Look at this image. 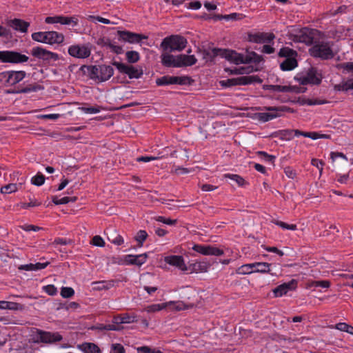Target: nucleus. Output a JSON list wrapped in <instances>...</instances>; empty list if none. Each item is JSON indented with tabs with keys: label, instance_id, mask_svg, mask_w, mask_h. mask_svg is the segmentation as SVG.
Instances as JSON below:
<instances>
[{
	"label": "nucleus",
	"instance_id": "nucleus-1",
	"mask_svg": "<svg viewBox=\"0 0 353 353\" xmlns=\"http://www.w3.org/2000/svg\"><path fill=\"white\" fill-rule=\"evenodd\" d=\"M80 70L84 74H88L90 79L97 83L106 81L114 74L113 68L104 64L94 65H83L80 68Z\"/></svg>",
	"mask_w": 353,
	"mask_h": 353
},
{
	"label": "nucleus",
	"instance_id": "nucleus-2",
	"mask_svg": "<svg viewBox=\"0 0 353 353\" xmlns=\"http://www.w3.org/2000/svg\"><path fill=\"white\" fill-rule=\"evenodd\" d=\"M187 40L180 35H171L163 39L161 43V48L164 50L182 51L187 45Z\"/></svg>",
	"mask_w": 353,
	"mask_h": 353
},
{
	"label": "nucleus",
	"instance_id": "nucleus-3",
	"mask_svg": "<svg viewBox=\"0 0 353 353\" xmlns=\"http://www.w3.org/2000/svg\"><path fill=\"white\" fill-rule=\"evenodd\" d=\"M263 80L257 75L242 76L237 78L228 79L219 81L223 88H230L238 85H249L252 83H261Z\"/></svg>",
	"mask_w": 353,
	"mask_h": 353
},
{
	"label": "nucleus",
	"instance_id": "nucleus-4",
	"mask_svg": "<svg viewBox=\"0 0 353 353\" xmlns=\"http://www.w3.org/2000/svg\"><path fill=\"white\" fill-rule=\"evenodd\" d=\"M310 54L314 57L322 59H330L333 58L334 53L328 43L319 42L315 43L310 50Z\"/></svg>",
	"mask_w": 353,
	"mask_h": 353
},
{
	"label": "nucleus",
	"instance_id": "nucleus-5",
	"mask_svg": "<svg viewBox=\"0 0 353 353\" xmlns=\"http://www.w3.org/2000/svg\"><path fill=\"white\" fill-rule=\"evenodd\" d=\"M29 57L17 51H0V62L5 63H23L27 62Z\"/></svg>",
	"mask_w": 353,
	"mask_h": 353
},
{
	"label": "nucleus",
	"instance_id": "nucleus-6",
	"mask_svg": "<svg viewBox=\"0 0 353 353\" xmlns=\"http://www.w3.org/2000/svg\"><path fill=\"white\" fill-rule=\"evenodd\" d=\"M316 31L315 30L303 28L292 34V39L295 42L304 43L307 45L313 43Z\"/></svg>",
	"mask_w": 353,
	"mask_h": 353
},
{
	"label": "nucleus",
	"instance_id": "nucleus-7",
	"mask_svg": "<svg viewBox=\"0 0 353 353\" xmlns=\"http://www.w3.org/2000/svg\"><path fill=\"white\" fill-rule=\"evenodd\" d=\"M192 80L187 76L174 77V76H163L156 80L158 85H166L172 84L178 85H190Z\"/></svg>",
	"mask_w": 353,
	"mask_h": 353
},
{
	"label": "nucleus",
	"instance_id": "nucleus-8",
	"mask_svg": "<svg viewBox=\"0 0 353 353\" xmlns=\"http://www.w3.org/2000/svg\"><path fill=\"white\" fill-rule=\"evenodd\" d=\"M265 109L268 111H272L275 112V113H270V112H261L257 114V119L262 121V122H266L270 120H272L274 118L281 117V114L279 112H291L293 111L291 110V109L287 106H279V107H267Z\"/></svg>",
	"mask_w": 353,
	"mask_h": 353
},
{
	"label": "nucleus",
	"instance_id": "nucleus-9",
	"mask_svg": "<svg viewBox=\"0 0 353 353\" xmlns=\"http://www.w3.org/2000/svg\"><path fill=\"white\" fill-rule=\"evenodd\" d=\"M68 54L75 58L85 59L91 54V45H72L68 48Z\"/></svg>",
	"mask_w": 353,
	"mask_h": 353
},
{
	"label": "nucleus",
	"instance_id": "nucleus-10",
	"mask_svg": "<svg viewBox=\"0 0 353 353\" xmlns=\"http://www.w3.org/2000/svg\"><path fill=\"white\" fill-rule=\"evenodd\" d=\"M26 76L25 71H6L0 73V80L5 79L6 82L14 85L22 81Z\"/></svg>",
	"mask_w": 353,
	"mask_h": 353
},
{
	"label": "nucleus",
	"instance_id": "nucleus-11",
	"mask_svg": "<svg viewBox=\"0 0 353 353\" xmlns=\"http://www.w3.org/2000/svg\"><path fill=\"white\" fill-rule=\"evenodd\" d=\"M117 35L120 41L130 43H139L143 39H148V37L144 34L132 32L127 30H118Z\"/></svg>",
	"mask_w": 353,
	"mask_h": 353
},
{
	"label": "nucleus",
	"instance_id": "nucleus-12",
	"mask_svg": "<svg viewBox=\"0 0 353 353\" xmlns=\"http://www.w3.org/2000/svg\"><path fill=\"white\" fill-rule=\"evenodd\" d=\"M112 64L120 72L128 74L130 79H139L143 74V70L141 69L139 70L132 65H128L116 61Z\"/></svg>",
	"mask_w": 353,
	"mask_h": 353
},
{
	"label": "nucleus",
	"instance_id": "nucleus-13",
	"mask_svg": "<svg viewBox=\"0 0 353 353\" xmlns=\"http://www.w3.org/2000/svg\"><path fill=\"white\" fill-rule=\"evenodd\" d=\"M62 339V336L59 332H50L38 330L36 342L52 343L61 341Z\"/></svg>",
	"mask_w": 353,
	"mask_h": 353
},
{
	"label": "nucleus",
	"instance_id": "nucleus-14",
	"mask_svg": "<svg viewBox=\"0 0 353 353\" xmlns=\"http://www.w3.org/2000/svg\"><path fill=\"white\" fill-rule=\"evenodd\" d=\"M31 54L33 57L44 61H57L59 59V55L57 53L48 51L41 47L33 48Z\"/></svg>",
	"mask_w": 353,
	"mask_h": 353
},
{
	"label": "nucleus",
	"instance_id": "nucleus-15",
	"mask_svg": "<svg viewBox=\"0 0 353 353\" xmlns=\"http://www.w3.org/2000/svg\"><path fill=\"white\" fill-rule=\"evenodd\" d=\"M192 250L203 255L221 256L223 254V250L212 246L196 244L192 247Z\"/></svg>",
	"mask_w": 353,
	"mask_h": 353
},
{
	"label": "nucleus",
	"instance_id": "nucleus-16",
	"mask_svg": "<svg viewBox=\"0 0 353 353\" xmlns=\"http://www.w3.org/2000/svg\"><path fill=\"white\" fill-rule=\"evenodd\" d=\"M221 57L236 65L245 63V55L238 53L234 50L222 49Z\"/></svg>",
	"mask_w": 353,
	"mask_h": 353
},
{
	"label": "nucleus",
	"instance_id": "nucleus-17",
	"mask_svg": "<svg viewBox=\"0 0 353 353\" xmlns=\"http://www.w3.org/2000/svg\"><path fill=\"white\" fill-rule=\"evenodd\" d=\"M248 37L249 41L256 43H268L275 38L273 33L265 32L249 33Z\"/></svg>",
	"mask_w": 353,
	"mask_h": 353
},
{
	"label": "nucleus",
	"instance_id": "nucleus-18",
	"mask_svg": "<svg viewBox=\"0 0 353 353\" xmlns=\"http://www.w3.org/2000/svg\"><path fill=\"white\" fill-rule=\"evenodd\" d=\"M296 285L297 281L295 279H292L288 283H284L277 286L273 290V292L276 297L281 296L286 294L288 291L294 290Z\"/></svg>",
	"mask_w": 353,
	"mask_h": 353
},
{
	"label": "nucleus",
	"instance_id": "nucleus-19",
	"mask_svg": "<svg viewBox=\"0 0 353 353\" xmlns=\"http://www.w3.org/2000/svg\"><path fill=\"white\" fill-rule=\"evenodd\" d=\"M7 25L16 31L26 33L28 32V28L30 26V23L24 20L15 18L8 20L7 21Z\"/></svg>",
	"mask_w": 353,
	"mask_h": 353
},
{
	"label": "nucleus",
	"instance_id": "nucleus-20",
	"mask_svg": "<svg viewBox=\"0 0 353 353\" xmlns=\"http://www.w3.org/2000/svg\"><path fill=\"white\" fill-rule=\"evenodd\" d=\"M164 261L166 263L175 266L183 271L187 270V267L185 264L184 259L182 256H168L165 257Z\"/></svg>",
	"mask_w": 353,
	"mask_h": 353
},
{
	"label": "nucleus",
	"instance_id": "nucleus-21",
	"mask_svg": "<svg viewBox=\"0 0 353 353\" xmlns=\"http://www.w3.org/2000/svg\"><path fill=\"white\" fill-rule=\"evenodd\" d=\"M197 59L194 55L179 54L176 56L177 68L191 66L194 65Z\"/></svg>",
	"mask_w": 353,
	"mask_h": 353
},
{
	"label": "nucleus",
	"instance_id": "nucleus-22",
	"mask_svg": "<svg viewBox=\"0 0 353 353\" xmlns=\"http://www.w3.org/2000/svg\"><path fill=\"white\" fill-rule=\"evenodd\" d=\"M263 89L279 92H299V88L295 86H287L279 85H265Z\"/></svg>",
	"mask_w": 353,
	"mask_h": 353
},
{
	"label": "nucleus",
	"instance_id": "nucleus-23",
	"mask_svg": "<svg viewBox=\"0 0 353 353\" xmlns=\"http://www.w3.org/2000/svg\"><path fill=\"white\" fill-rule=\"evenodd\" d=\"M147 258L148 254L146 253L139 255L129 254L125 256V262L128 264L141 266V265L145 263Z\"/></svg>",
	"mask_w": 353,
	"mask_h": 353
},
{
	"label": "nucleus",
	"instance_id": "nucleus-24",
	"mask_svg": "<svg viewBox=\"0 0 353 353\" xmlns=\"http://www.w3.org/2000/svg\"><path fill=\"white\" fill-rule=\"evenodd\" d=\"M64 41V35L62 33H59L56 31H48L47 32V43L60 44Z\"/></svg>",
	"mask_w": 353,
	"mask_h": 353
},
{
	"label": "nucleus",
	"instance_id": "nucleus-25",
	"mask_svg": "<svg viewBox=\"0 0 353 353\" xmlns=\"http://www.w3.org/2000/svg\"><path fill=\"white\" fill-rule=\"evenodd\" d=\"M161 63L164 66L177 68L176 56L174 57L172 54L165 53L161 54Z\"/></svg>",
	"mask_w": 353,
	"mask_h": 353
},
{
	"label": "nucleus",
	"instance_id": "nucleus-26",
	"mask_svg": "<svg viewBox=\"0 0 353 353\" xmlns=\"http://www.w3.org/2000/svg\"><path fill=\"white\" fill-rule=\"evenodd\" d=\"M295 135L296 136L301 135V136H303L305 137L311 138L312 139H314V140H316V139H327V138L330 137V135L319 134V133L316 132H302V131H301L299 130H296L295 131Z\"/></svg>",
	"mask_w": 353,
	"mask_h": 353
},
{
	"label": "nucleus",
	"instance_id": "nucleus-27",
	"mask_svg": "<svg viewBox=\"0 0 353 353\" xmlns=\"http://www.w3.org/2000/svg\"><path fill=\"white\" fill-rule=\"evenodd\" d=\"M79 348L84 353H101L100 348L92 343H83L79 345Z\"/></svg>",
	"mask_w": 353,
	"mask_h": 353
},
{
	"label": "nucleus",
	"instance_id": "nucleus-28",
	"mask_svg": "<svg viewBox=\"0 0 353 353\" xmlns=\"http://www.w3.org/2000/svg\"><path fill=\"white\" fill-rule=\"evenodd\" d=\"M296 66H297V61L294 58H287L280 65L281 69L283 71L292 70L294 68H295Z\"/></svg>",
	"mask_w": 353,
	"mask_h": 353
},
{
	"label": "nucleus",
	"instance_id": "nucleus-29",
	"mask_svg": "<svg viewBox=\"0 0 353 353\" xmlns=\"http://www.w3.org/2000/svg\"><path fill=\"white\" fill-rule=\"evenodd\" d=\"M271 263L266 262H256L254 263V273H270Z\"/></svg>",
	"mask_w": 353,
	"mask_h": 353
},
{
	"label": "nucleus",
	"instance_id": "nucleus-30",
	"mask_svg": "<svg viewBox=\"0 0 353 353\" xmlns=\"http://www.w3.org/2000/svg\"><path fill=\"white\" fill-rule=\"evenodd\" d=\"M1 310H18L22 309V305L18 303L0 301Z\"/></svg>",
	"mask_w": 353,
	"mask_h": 353
},
{
	"label": "nucleus",
	"instance_id": "nucleus-31",
	"mask_svg": "<svg viewBox=\"0 0 353 353\" xmlns=\"http://www.w3.org/2000/svg\"><path fill=\"white\" fill-rule=\"evenodd\" d=\"M222 49L221 48H212L208 50L203 51L204 59L208 61H212V59L216 57H221Z\"/></svg>",
	"mask_w": 353,
	"mask_h": 353
},
{
	"label": "nucleus",
	"instance_id": "nucleus-32",
	"mask_svg": "<svg viewBox=\"0 0 353 353\" xmlns=\"http://www.w3.org/2000/svg\"><path fill=\"white\" fill-rule=\"evenodd\" d=\"M236 273L238 274H250L254 273V263L241 265L236 270Z\"/></svg>",
	"mask_w": 353,
	"mask_h": 353
},
{
	"label": "nucleus",
	"instance_id": "nucleus-33",
	"mask_svg": "<svg viewBox=\"0 0 353 353\" xmlns=\"http://www.w3.org/2000/svg\"><path fill=\"white\" fill-rule=\"evenodd\" d=\"M210 265V263L207 261H199L192 265V269L196 272H206Z\"/></svg>",
	"mask_w": 353,
	"mask_h": 353
},
{
	"label": "nucleus",
	"instance_id": "nucleus-34",
	"mask_svg": "<svg viewBox=\"0 0 353 353\" xmlns=\"http://www.w3.org/2000/svg\"><path fill=\"white\" fill-rule=\"evenodd\" d=\"M310 84L319 85L321 82V79L319 77L316 70L311 68L306 74Z\"/></svg>",
	"mask_w": 353,
	"mask_h": 353
},
{
	"label": "nucleus",
	"instance_id": "nucleus-35",
	"mask_svg": "<svg viewBox=\"0 0 353 353\" xmlns=\"http://www.w3.org/2000/svg\"><path fill=\"white\" fill-rule=\"evenodd\" d=\"M225 70L226 72H229L232 74H249L254 71V68L252 66L248 67H241L239 68H235L234 70H230L228 68H225Z\"/></svg>",
	"mask_w": 353,
	"mask_h": 353
},
{
	"label": "nucleus",
	"instance_id": "nucleus-36",
	"mask_svg": "<svg viewBox=\"0 0 353 353\" xmlns=\"http://www.w3.org/2000/svg\"><path fill=\"white\" fill-rule=\"evenodd\" d=\"M113 281H96L92 283L93 288L97 290H108L113 286Z\"/></svg>",
	"mask_w": 353,
	"mask_h": 353
},
{
	"label": "nucleus",
	"instance_id": "nucleus-37",
	"mask_svg": "<svg viewBox=\"0 0 353 353\" xmlns=\"http://www.w3.org/2000/svg\"><path fill=\"white\" fill-rule=\"evenodd\" d=\"M263 60L261 56L257 54L254 52H252L245 55V63H259Z\"/></svg>",
	"mask_w": 353,
	"mask_h": 353
},
{
	"label": "nucleus",
	"instance_id": "nucleus-38",
	"mask_svg": "<svg viewBox=\"0 0 353 353\" xmlns=\"http://www.w3.org/2000/svg\"><path fill=\"white\" fill-rule=\"evenodd\" d=\"M166 303H167V305H173V309H174L176 311L186 310L188 308H192L194 306L193 304L187 305L182 301H176V302L170 301V302Z\"/></svg>",
	"mask_w": 353,
	"mask_h": 353
},
{
	"label": "nucleus",
	"instance_id": "nucleus-39",
	"mask_svg": "<svg viewBox=\"0 0 353 353\" xmlns=\"http://www.w3.org/2000/svg\"><path fill=\"white\" fill-rule=\"evenodd\" d=\"M79 23V19L77 16L65 17L62 16L61 24L62 25H72L73 27L77 26Z\"/></svg>",
	"mask_w": 353,
	"mask_h": 353
},
{
	"label": "nucleus",
	"instance_id": "nucleus-40",
	"mask_svg": "<svg viewBox=\"0 0 353 353\" xmlns=\"http://www.w3.org/2000/svg\"><path fill=\"white\" fill-rule=\"evenodd\" d=\"M108 240L112 243H114V245H121L124 243L123 238L120 234H117L116 231L112 232L110 234V236H108Z\"/></svg>",
	"mask_w": 353,
	"mask_h": 353
},
{
	"label": "nucleus",
	"instance_id": "nucleus-41",
	"mask_svg": "<svg viewBox=\"0 0 353 353\" xmlns=\"http://www.w3.org/2000/svg\"><path fill=\"white\" fill-rule=\"evenodd\" d=\"M32 39L37 42L47 43V32H37L32 34Z\"/></svg>",
	"mask_w": 353,
	"mask_h": 353
},
{
	"label": "nucleus",
	"instance_id": "nucleus-42",
	"mask_svg": "<svg viewBox=\"0 0 353 353\" xmlns=\"http://www.w3.org/2000/svg\"><path fill=\"white\" fill-rule=\"evenodd\" d=\"M43 89V87L39 84L29 85L22 88L21 90L17 91V93H28L30 92H36V91L41 90Z\"/></svg>",
	"mask_w": 353,
	"mask_h": 353
},
{
	"label": "nucleus",
	"instance_id": "nucleus-43",
	"mask_svg": "<svg viewBox=\"0 0 353 353\" xmlns=\"http://www.w3.org/2000/svg\"><path fill=\"white\" fill-rule=\"evenodd\" d=\"M296 52L288 47L282 48L279 52V56L281 57L292 58L296 54Z\"/></svg>",
	"mask_w": 353,
	"mask_h": 353
},
{
	"label": "nucleus",
	"instance_id": "nucleus-44",
	"mask_svg": "<svg viewBox=\"0 0 353 353\" xmlns=\"http://www.w3.org/2000/svg\"><path fill=\"white\" fill-rule=\"evenodd\" d=\"M335 327L340 331L346 332L353 335V326L345 323H339L336 325Z\"/></svg>",
	"mask_w": 353,
	"mask_h": 353
},
{
	"label": "nucleus",
	"instance_id": "nucleus-45",
	"mask_svg": "<svg viewBox=\"0 0 353 353\" xmlns=\"http://www.w3.org/2000/svg\"><path fill=\"white\" fill-rule=\"evenodd\" d=\"M126 59L129 63H136L139 60V54L137 51H128L125 54Z\"/></svg>",
	"mask_w": 353,
	"mask_h": 353
},
{
	"label": "nucleus",
	"instance_id": "nucleus-46",
	"mask_svg": "<svg viewBox=\"0 0 353 353\" xmlns=\"http://www.w3.org/2000/svg\"><path fill=\"white\" fill-rule=\"evenodd\" d=\"M224 177L234 181L239 186H243L245 184L244 179L238 174H224Z\"/></svg>",
	"mask_w": 353,
	"mask_h": 353
},
{
	"label": "nucleus",
	"instance_id": "nucleus-47",
	"mask_svg": "<svg viewBox=\"0 0 353 353\" xmlns=\"http://www.w3.org/2000/svg\"><path fill=\"white\" fill-rule=\"evenodd\" d=\"M275 225L282 228L283 229L290 230H296L297 229V226L295 224H288L287 223L283 222L281 221L274 220L272 221Z\"/></svg>",
	"mask_w": 353,
	"mask_h": 353
},
{
	"label": "nucleus",
	"instance_id": "nucleus-48",
	"mask_svg": "<svg viewBox=\"0 0 353 353\" xmlns=\"http://www.w3.org/2000/svg\"><path fill=\"white\" fill-rule=\"evenodd\" d=\"M296 130H283L279 132L281 138L285 140H291L294 135H295V131Z\"/></svg>",
	"mask_w": 353,
	"mask_h": 353
},
{
	"label": "nucleus",
	"instance_id": "nucleus-49",
	"mask_svg": "<svg viewBox=\"0 0 353 353\" xmlns=\"http://www.w3.org/2000/svg\"><path fill=\"white\" fill-rule=\"evenodd\" d=\"M148 234L145 230H139L135 236V240L139 243V245L141 247L143 242L146 240Z\"/></svg>",
	"mask_w": 353,
	"mask_h": 353
},
{
	"label": "nucleus",
	"instance_id": "nucleus-50",
	"mask_svg": "<svg viewBox=\"0 0 353 353\" xmlns=\"http://www.w3.org/2000/svg\"><path fill=\"white\" fill-rule=\"evenodd\" d=\"M45 179L46 178L43 174L38 173L31 179V183L34 185L40 186L44 183Z\"/></svg>",
	"mask_w": 353,
	"mask_h": 353
},
{
	"label": "nucleus",
	"instance_id": "nucleus-51",
	"mask_svg": "<svg viewBox=\"0 0 353 353\" xmlns=\"http://www.w3.org/2000/svg\"><path fill=\"white\" fill-rule=\"evenodd\" d=\"M167 307V303H163V304H152L150 305H148L145 307V310L148 312H155L157 311H160L162 309H164Z\"/></svg>",
	"mask_w": 353,
	"mask_h": 353
},
{
	"label": "nucleus",
	"instance_id": "nucleus-52",
	"mask_svg": "<svg viewBox=\"0 0 353 353\" xmlns=\"http://www.w3.org/2000/svg\"><path fill=\"white\" fill-rule=\"evenodd\" d=\"M74 294V290L70 287H62L61 295L63 298H70Z\"/></svg>",
	"mask_w": 353,
	"mask_h": 353
},
{
	"label": "nucleus",
	"instance_id": "nucleus-53",
	"mask_svg": "<svg viewBox=\"0 0 353 353\" xmlns=\"http://www.w3.org/2000/svg\"><path fill=\"white\" fill-rule=\"evenodd\" d=\"M17 188L16 184L10 183L2 187L1 189V192L3 194H10L12 192H14L15 191H17Z\"/></svg>",
	"mask_w": 353,
	"mask_h": 353
},
{
	"label": "nucleus",
	"instance_id": "nucleus-54",
	"mask_svg": "<svg viewBox=\"0 0 353 353\" xmlns=\"http://www.w3.org/2000/svg\"><path fill=\"white\" fill-rule=\"evenodd\" d=\"M41 205L40 202H38L35 199H30L29 203H20L17 204V206H20L23 209H27L30 207H35Z\"/></svg>",
	"mask_w": 353,
	"mask_h": 353
},
{
	"label": "nucleus",
	"instance_id": "nucleus-55",
	"mask_svg": "<svg viewBox=\"0 0 353 353\" xmlns=\"http://www.w3.org/2000/svg\"><path fill=\"white\" fill-rule=\"evenodd\" d=\"M257 154H258V156L263 158L265 161H266L268 162H270L272 163H274V160L276 159L275 156L270 155L267 152H263V151L257 152Z\"/></svg>",
	"mask_w": 353,
	"mask_h": 353
},
{
	"label": "nucleus",
	"instance_id": "nucleus-56",
	"mask_svg": "<svg viewBox=\"0 0 353 353\" xmlns=\"http://www.w3.org/2000/svg\"><path fill=\"white\" fill-rule=\"evenodd\" d=\"M62 15H57L54 17H47L45 22L48 24L61 23Z\"/></svg>",
	"mask_w": 353,
	"mask_h": 353
},
{
	"label": "nucleus",
	"instance_id": "nucleus-57",
	"mask_svg": "<svg viewBox=\"0 0 353 353\" xmlns=\"http://www.w3.org/2000/svg\"><path fill=\"white\" fill-rule=\"evenodd\" d=\"M157 221L163 223L167 225H175L177 223L176 219H171L170 218H165L164 216H159L156 218Z\"/></svg>",
	"mask_w": 353,
	"mask_h": 353
},
{
	"label": "nucleus",
	"instance_id": "nucleus-58",
	"mask_svg": "<svg viewBox=\"0 0 353 353\" xmlns=\"http://www.w3.org/2000/svg\"><path fill=\"white\" fill-rule=\"evenodd\" d=\"M122 315L123 323H130L137 322V316L134 315H129L128 314H123Z\"/></svg>",
	"mask_w": 353,
	"mask_h": 353
},
{
	"label": "nucleus",
	"instance_id": "nucleus-59",
	"mask_svg": "<svg viewBox=\"0 0 353 353\" xmlns=\"http://www.w3.org/2000/svg\"><path fill=\"white\" fill-rule=\"evenodd\" d=\"M92 243L97 247H103L105 245L103 239L99 235H96L92 238Z\"/></svg>",
	"mask_w": 353,
	"mask_h": 353
},
{
	"label": "nucleus",
	"instance_id": "nucleus-60",
	"mask_svg": "<svg viewBox=\"0 0 353 353\" xmlns=\"http://www.w3.org/2000/svg\"><path fill=\"white\" fill-rule=\"evenodd\" d=\"M81 109L85 113H88V114L98 113L101 110V108L99 106H94V107H90V108L82 107Z\"/></svg>",
	"mask_w": 353,
	"mask_h": 353
},
{
	"label": "nucleus",
	"instance_id": "nucleus-61",
	"mask_svg": "<svg viewBox=\"0 0 353 353\" xmlns=\"http://www.w3.org/2000/svg\"><path fill=\"white\" fill-rule=\"evenodd\" d=\"M43 289L44 292L51 296L55 295L57 293V290L53 285H46Z\"/></svg>",
	"mask_w": 353,
	"mask_h": 353
},
{
	"label": "nucleus",
	"instance_id": "nucleus-62",
	"mask_svg": "<svg viewBox=\"0 0 353 353\" xmlns=\"http://www.w3.org/2000/svg\"><path fill=\"white\" fill-rule=\"evenodd\" d=\"M284 172L288 178L292 179H294L296 176V171L291 167L285 168Z\"/></svg>",
	"mask_w": 353,
	"mask_h": 353
},
{
	"label": "nucleus",
	"instance_id": "nucleus-63",
	"mask_svg": "<svg viewBox=\"0 0 353 353\" xmlns=\"http://www.w3.org/2000/svg\"><path fill=\"white\" fill-rule=\"evenodd\" d=\"M88 19L90 20H96L99 22H101V23H103L104 24H110L111 22L109 19H105L103 17H101L100 16H92V15H90L88 17Z\"/></svg>",
	"mask_w": 353,
	"mask_h": 353
},
{
	"label": "nucleus",
	"instance_id": "nucleus-64",
	"mask_svg": "<svg viewBox=\"0 0 353 353\" xmlns=\"http://www.w3.org/2000/svg\"><path fill=\"white\" fill-rule=\"evenodd\" d=\"M112 350L114 353H125L123 346L120 343H114L112 345Z\"/></svg>",
	"mask_w": 353,
	"mask_h": 353
}]
</instances>
